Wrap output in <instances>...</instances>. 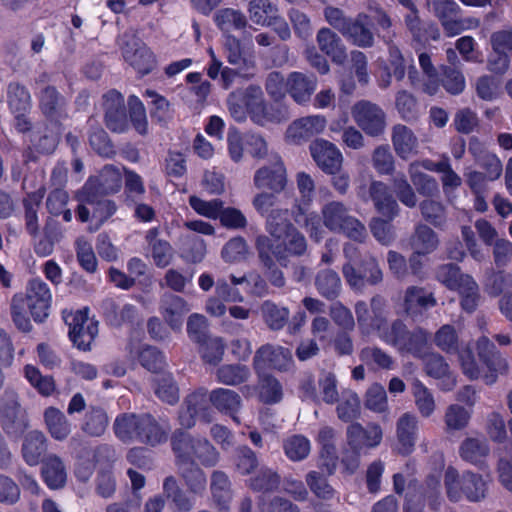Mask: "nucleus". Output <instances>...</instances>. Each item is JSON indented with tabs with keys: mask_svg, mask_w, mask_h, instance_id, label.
<instances>
[{
	"mask_svg": "<svg viewBox=\"0 0 512 512\" xmlns=\"http://www.w3.org/2000/svg\"><path fill=\"white\" fill-rule=\"evenodd\" d=\"M210 490L218 511H227L233 498L231 481L222 470H214L210 478Z\"/></svg>",
	"mask_w": 512,
	"mask_h": 512,
	"instance_id": "33",
	"label": "nucleus"
},
{
	"mask_svg": "<svg viewBox=\"0 0 512 512\" xmlns=\"http://www.w3.org/2000/svg\"><path fill=\"white\" fill-rule=\"evenodd\" d=\"M422 360L427 375L441 381V389L449 391L454 388L456 379L451 374L449 365L441 354L428 352Z\"/></svg>",
	"mask_w": 512,
	"mask_h": 512,
	"instance_id": "29",
	"label": "nucleus"
},
{
	"mask_svg": "<svg viewBox=\"0 0 512 512\" xmlns=\"http://www.w3.org/2000/svg\"><path fill=\"white\" fill-rule=\"evenodd\" d=\"M46 438L39 430H34V464L41 463V479L49 489L62 488L67 479L65 466L62 460L54 455H43L46 450Z\"/></svg>",
	"mask_w": 512,
	"mask_h": 512,
	"instance_id": "11",
	"label": "nucleus"
},
{
	"mask_svg": "<svg viewBox=\"0 0 512 512\" xmlns=\"http://www.w3.org/2000/svg\"><path fill=\"white\" fill-rule=\"evenodd\" d=\"M210 62L206 68V74L211 79H217L220 76L221 87L228 90L234 83V80L239 75L237 69L230 67H223L222 62L215 56L212 49L208 50Z\"/></svg>",
	"mask_w": 512,
	"mask_h": 512,
	"instance_id": "52",
	"label": "nucleus"
},
{
	"mask_svg": "<svg viewBox=\"0 0 512 512\" xmlns=\"http://www.w3.org/2000/svg\"><path fill=\"white\" fill-rule=\"evenodd\" d=\"M62 102L63 98L56 88L48 86L41 92L39 106L42 113L53 121L59 115Z\"/></svg>",
	"mask_w": 512,
	"mask_h": 512,
	"instance_id": "62",
	"label": "nucleus"
},
{
	"mask_svg": "<svg viewBox=\"0 0 512 512\" xmlns=\"http://www.w3.org/2000/svg\"><path fill=\"white\" fill-rule=\"evenodd\" d=\"M75 251L80 267L88 273H94L97 270L98 263L93 251V245L84 238H77Z\"/></svg>",
	"mask_w": 512,
	"mask_h": 512,
	"instance_id": "64",
	"label": "nucleus"
},
{
	"mask_svg": "<svg viewBox=\"0 0 512 512\" xmlns=\"http://www.w3.org/2000/svg\"><path fill=\"white\" fill-rule=\"evenodd\" d=\"M369 198L378 214L393 220L399 214V206L391 188L384 182L373 180L368 187Z\"/></svg>",
	"mask_w": 512,
	"mask_h": 512,
	"instance_id": "23",
	"label": "nucleus"
},
{
	"mask_svg": "<svg viewBox=\"0 0 512 512\" xmlns=\"http://www.w3.org/2000/svg\"><path fill=\"white\" fill-rule=\"evenodd\" d=\"M438 245L436 233L426 224H419L411 237V246L418 254L428 255Z\"/></svg>",
	"mask_w": 512,
	"mask_h": 512,
	"instance_id": "53",
	"label": "nucleus"
},
{
	"mask_svg": "<svg viewBox=\"0 0 512 512\" xmlns=\"http://www.w3.org/2000/svg\"><path fill=\"white\" fill-rule=\"evenodd\" d=\"M291 362V352L280 345L264 344L260 346L253 358V368L260 374L267 370H287Z\"/></svg>",
	"mask_w": 512,
	"mask_h": 512,
	"instance_id": "17",
	"label": "nucleus"
},
{
	"mask_svg": "<svg viewBox=\"0 0 512 512\" xmlns=\"http://www.w3.org/2000/svg\"><path fill=\"white\" fill-rule=\"evenodd\" d=\"M310 151L316 165L326 174L339 172L342 166L343 155L337 146L327 140L316 139L310 145Z\"/></svg>",
	"mask_w": 512,
	"mask_h": 512,
	"instance_id": "19",
	"label": "nucleus"
},
{
	"mask_svg": "<svg viewBox=\"0 0 512 512\" xmlns=\"http://www.w3.org/2000/svg\"><path fill=\"white\" fill-rule=\"evenodd\" d=\"M215 23L222 31L243 30L248 22L245 15L232 8H224L219 10L214 17Z\"/></svg>",
	"mask_w": 512,
	"mask_h": 512,
	"instance_id": "56",
	"label": "nucleus"
},
{
	"mask_svg": "<svg viewBox=\"0 0 512 512\" xmlns=\"http://www.w3.org/2000/svg\"><path fill=\"white\" fill-rule=\"evenodd\" d=\"M262 316L267 326L272 330H281L287 323L289 310L285 307H278L272 301H265L261 306Z\"/></svg>",
	"mask_w": 512,
	"mask_h": 512,
	"instance_id": "60",
	"label": "nucleus"
},
{
	"mask_svg": "<svg viewBox=\"0 0 512 512\" xmlns=\"http://www.w3.org/2000/svg\"><path fill=\"white\" fill-rule=\"evenodd\" d=\"M319 50L333 62L341 64L347 58L346 48L342 39L330 28L323 27L316 34Z\"/></svg>",
	"mask_w": 512,
	"mask_h": 512,
	"instance_id": "31",
	"label": "nucleus"
},
{
	"mask_svg": "<svg viewBox=\"0 0 512 512\" xmlns=\"http://www.w3.org/2000/svg\"><path fill=\"white\" fill-rule=\"evenodd\" d=\"M436 305V299L432 292L425 288L411 286L405 291L403 306L410 317H418L424 311Z\"/></svg>",
	"mask_w": 512,
	"mask_h": 512,
	"instance_id": "30",
	"label": "nucleus"
},
{
	"mask_svg": "<svg viewBox=\"0 0 512 512\" xmlns=\"http://www.w3.org/2000/svg\"><path fill=\"white\" fill-rule=\"evenodd\" d=\"M164 495L170 499L178 511H190L193 509L194 501L179 487L173 476L165 478L163 483Z\"/></svg>",
	"mask_w": 512,
	"mask_h": 512,
	"instance_id": "54",
	"label": "nucleus"
},
{
	"mask_svg": "<svg viewBox=\"0 0 512 512\" xmlns=\"http://www.w3.org/2000/svg\"><path fill=\"white\" fill-rule=\"evenodd\" d=\"M444 485L447 497L453 502L459 501L463 496L468 501L477 502L483 499L487 492V484L482 476L471 472H464L460 476L457 468L451 465L445 470Z\"/></svg>",
	"mask_w": 512,
	"mask_h": 512,
	"instance_id": "7",
	"label": "nucleus"
},
{
	"mask_svg": "<svg viewBox=\"0 0 512 512\" xmlns=\"http://www.w3.org/2000/svg\"><path fill=\"white\" fill-rule=\"evenodd\" d=\"M115 436L124 443L137 441L155 447L168 439V427H163L150 413H122L113 424Z\"/></svg>",
	"mask_w": 512,
	"mask_h": 512,
	"instance_id": "2",
	"label": "nucleus"
},
{
	"mask_svg": "<svg viewBox=\"0 0 512 512\" xmlns=\"http://www.w3.org/2000/svg\"><path fill=\"white\" fill-rule=\"evenodd\" d=\"M159 227H152L147 230L145 241L151 250V256L157 267H167L173 258V248L166 240L159 238Z\"/></svg>",
	"mask_w": 512,
	"mask_h": 512,
	"instance_id": "34",
	"label": "nucleus"
},
{
	"mask_svg": "<svg viewBox=\"0 0 512 512\" xmlns=\"http://www.w3.org/2000/svg\"><path fill=\"white\" fill-rule=\"evenodd\" d=\"M104 108V123L113 133H125L129 123L139 135L148 133L146 109L142 101L135 95L128 96V113L124 96L117 90L111 89L102 97Z\"/></svg>",
	"mask_w": 512,
	"mask_h": 512,
	"instance_id": "1",
	"label": "nucleus"
},
{
	"mask_svg": "<svg viewBox=\"0 0 512 512\" xmlns=\"http://www.w3.org/2000/svg\"><path fill=\"white\" fill-rule=\"evenodd\" d=\"M326 127L323 115H308L292 122L286 131V137L294 144H302L319 135Z\"/></svg>",
	"mask_w": 512,
	"mask_h": 512,
	"instance_id": "22",
	"label": "nucleus"
},
{
	"mask_svg": "<svg viewBox=\"0 0 512 512\" xmlns=\"http://www.w3.org/2000/svg\"><path fill=\"white\" fill-rule=\"evenodd\" d=\"M93 188V182L88 180L79 193V201L92 207V222L98 228L116 213L117 206L114 201L101 198Z\"/></svg>",
	"mask_w": 512,
	"mask_h": 512,
	"instance_id": "18",
	"label": "nucleus"
},
{
	"mask_svg": "<svg viewBox=\"0 0 512 512\" xmlns=\"http://www.w3.org/2000/svg\"><path fill=\"white\" fill-rule=\"evenodd\" d=\"M106 411L99 406L88 407L81 423L82 431L90 437H101L108 426Z\"/></svg>",
	"mask_w": 512,
	"mask_h": 512,
	"instance_id": "42",
	"label": "nucleus"
},
{
	"mask_svg": "<svg viewBox=\"0 0 512 512\" xmlns=\"http://www.w3.org/2000/svg\"><path fill=\"white\" fill-rule=\"evenodd\" d=\"M100 311L106 324L115 328L133 324L137 313L134 305L126 303L121 307L114 298L103 299L100 303Z\"/></svg>",
	"mask_w": 512,
	"mask_h": 512,
	"instance_id": "25",
	"label": "nucleus"
},
{
	"mask_svg": "<svg viewBox=\"0 0 512 512\" xmlns=\"http://www.w3.org/2000/svg\"><path fill=\"white\" fill-rule=\"evenodd\" d=\"M466 277L471 276L469 274L462 273L458 264L455 263L439 265L435 270L436 280L446 288L454 291H457L464 286L466 283Z\"/></svg>",
	"mask_w": 512,
	"mask_h": 512,
	"instance_id": "49",
	"label": "nucleus"
},
{
	"mask_svg": "<svg viewBox=\"0 0 512 512\" xmlns=\"http://www.w3.org/2000/svg\"><path fill=\"white\" fill-rule=\"evenodd\" d=\"M0 423L4 431L16 439L24 437L22 455L28 465H32V450L30 449L28 413L21 407L17 394L13 390H5L0 403Z\"/></svg>",
	"mask_w": 512,
	"mask_h": 512,
	"instance_id": "5",
	"label": "nucleus"
},
{
	"mask_svg": "<svg viewBox=\"0 0 512 512\" xmlns=\"http://www.w3.org/2000/svg\"><path fill=\"white\" fill-rule=\"evenodd\" d=\"M392 145L396 154L406 159L417 148V138L414 133L404 125H395L392 129Z\"/></svg>",
	"mask_w": 512,
	"mask_h": 512,
	"instance_id": "50",
	"label": "nucleus"
},
{
	"mask_svg": "<svg viewBox=\"0 0 512 512\" xmlns=\"http://www.w3.org/2000/svg\"><path fill=\"white\" fill-rule=\"evenodd\" d=\"M124 60L141 76L150 74L157 66V58L148 45L136 36L126 39L121 47Z\"/></svg>",
	"mask_w": 512,
	"mask_h": 512,
	"instance_id": "14",
	"label": "nucleus"
},
{
	"mask_svg": "<svg viewBox=\"0 0 512 512\" xmlns=\"http://www.w3.org/2000/svg\"><path fill=\"white\" fill-rule=\"evenodd\" d=\"M369 16L365 13H358L352 18L343 36L359 48H371L375 43L374 31L369 24Z\"/></svg>",
	"mask_w": 512,
	"mask_h": 512,
	"instance_id": "28",
	"label": "nucleus"
},
{
	"mask_svg": "<svg viewBox=\"0 0 512 512\" xmlns=\"http://www.w3.org/2000/svg\"><path fill=\"white\" fill-rule=\"evenodd\" d=\"M432 4L442 26L452 34H458L461 31L460 22L456 20L461 11L459 4L455 0H432Z\"/></svg>",
	"mask_w": 512,
	"mask_h": 512,
	"instance_id": "38",
	"label": "nucleus"
},
{
	"mask_svg": "<svg viewBox=\"0 0 512 512\" xmlns=\"http://www.w3.org/2000/svg\"><path fill=\"white\" fill-rule=\"evenodd\" d=\"M69 195L67 191L62 188H54L50 190L47 197L46 206L49 213L52 216L62 215V219L65 222H69L72 219V213L66 208L68 203Z\"/></svg>",
	"mask_w": 512,
	"mask_h": 512,
	"instance_id": "57",
	"label": "nucleus"
},
{
	"mask_svg": "<svg viewBox=\"0 0 512 512\" xmlns=\"http://www.w3.org/2000/svg\"><path fill=\"white\" fill-rule=\"evenodd\" d=\"M44 419L50 436L57 441L65 440L71 433V424L59 409L49 407L45 410Z\"/></svg>",
	"mask_w": 512,
	"mask_h": 512,
	"instance_id": "47",
	"label": "nucleus"
},
{
	"mask_svg": "<svg viewBox=\"0 0 512 512\" xmlns=\"http://www.w3.org/2000/svg\"><path fill=\"white\" fill-rule=\"evenodd\" d=\"M285 456L291 461H301L308 457L311 451V443L303 435H293L283 442Z\"/></svg>",
	"mask_w": 512,
	"mask_h": 512,
	"instance_id": "58",
	"label": "nucleus"
},
{
	"mask_svg": "<svg viewBox=\"0 0 512 512\" xmlns=\"http://www.w3.org/2000/svg\"><path fill=\"white\" fill-rule=\"evenodd\" d=\"M316 290L318 294L327 300L336 299L341 291L339 274L332 269H322L316 273Z\"/></svg>",
	"mask_w": 512,
	"mask_h": 512,
	"instance_id": "45",
	"label": "nucleus"
},
{
	"mask_svg": "<svg viewBox=\"0 0 512 512\" xmlns=\"http://www.w3.org/2000/svg\"><path fill=\"white\" fill-rule=\"evenodd\" d=\"M418 433L417 417L410 413H404L396 422L397 451L407 456L414 451Z\"/></svg>",
	"mask_w": 512,
	"mask_h": 512,
	"instance_id": "27",
	"label": "nucleus"
},
{
	"mask_svg": "<svg viewBox=\"0 0 512 512\" xmlns=\"http://www.w3.org/2000/svg\"><path fill=\"white\" fill-rule=\"evenodd\" d=\"M253 180L257 188L279 193L286 185V171L281 163L274 167H262L256 171Z\"/></svg>",
	"mask_w": 512,
	"mask_h": 512,
	"instance_id": "36",
	"label": "nucleus"
},
{
	"mask_svg": "<svg viewBox=\"0 0 512 512\" xmlns=\"http://www.w3.org/2000/svg\"><path fill=\"white\" fill-rule=\"evenodd\" d=\"M343 276L352 288H362L366 284L377 285L383 280V272L375 257L365 254L355 264L346 263Z\"/></svg>",
	"mask_w": 512,
	"mask_h": 512,
	"instance_id": "13",
	"label": "nucleus"
},
{
	"mask_svg": "<svg viewBox=\"0 0 512 512\" xmlns=\"http://www.w3.org/2000/svg\"><path fill=\"white\" fill-rule=\"evenodd\" d=\"M489 451L490 449L486 441L474 438L466 439L460 447L461 457L472 464H480L484 462Z\"/></svg>",
	"mask_w": 512,
	"mask_h": 512,
	"instance_id": "59",
	"label": "nucleus"
},
{
	"mask_svg": "<svg viewBox=\"0 0 512 512\" xmlns=\"http://www.w3.org/2000/svg\"><path fill=\"white\" fill-rule=\"evenodd\" d=\"M382 439L383 430L377 423H368L363 427L358 422H352L347 428V442L353 450L376 447Z\"/></svg>",
	"mask_w": 512,
	"mask_h": 512,
	"instance_id": "20",
	"label": "nucleus"
},
{
	"mask_svg": "<svg viewBox=\"0 0 512 512\" xmlns=\"http://www.w3.org/2000/svg\"><path fill=\"white\" fill-rule=\"evenodd\" d=\"M30 290H32V280L27 282L26 293L13 295L10 304L12 322L23 333H29L32 329V296L29 293Z\"/></svg>",
	"mask_w": 512,
	"mask_h": 512,
	"instance_id": "24",
	"label": "nucleus"
},
{
	"mask_svg": "<svg viewBox=\"0 0 512 512\" xmlns=\"http://www.w3.org/2000/svg\"><path fill=\"white\" fill-rule=\"evenodd\" d=\"M190 308L186 300L178 295H169L164 300L163 317L164 321L173 330H179L184 321V316Z\"/></svg>",
	"mask_w": 512,
	"mask_h": 512,
	"instance_id": "39",
	"label": "nucleus"
},
{
	"mask_svg": "<svg viewBox=\"0 0 512 512\" xmlns=\"http://www.w3.org/2000/svg\"><path fill=\"white\" fill-rule=\"evenodd\" d=\"M51 290L40 278H34V322L43 323L50 315Z\"/></svg>",
	"mask_w": 512,
	"mask_h": 512,
	"instance_id": "44",
	"label": "nucleus"
},
{
	"mask_svg": "<svg viewBox=\"0 0 512 512\" xmlns=\"http://www.w3.org/2000/svg\"><path fill=\"white\" fill-rule=\"evenodd\" d=\"M475 348L479 361L487 369L483 379L486 384L491 385L496 382L498 374L507 372L509 368L507 360L487 336L479 337L475 343Z\"/></svg>",
	"mask_w": 512,
	"mask_h": 512,
	"instance_id": "16",
	"label": "nucleus"
},
{
	"mask_svg": "<svg viewBox=\"0 0 512 512\" xmlns=\"http://www.w3.org/2000/svg\"><path fill=\"white\" fill-rule=\"evenodd\" d=\"M392 484L397 495H402L406 487V479L403 474L396 473L392 476ZM441 479L440 475L430 474L424 483L412 479L407 484V492L403 505L404 512H423L426 505L437 511L441 504L440 497Z\"/></svg>",
	"mask_w": 512,
	"mask_h": 512,
	"instance_id": "3",
	"label": "nucleus"
},
{
	"mask_svg": "<svg viewBox=\"0 0 512 512\" xmlns=\"http://www.w3.org/2000/svg\"><path fill=\"white\" fill-rule=\"evenodd\" d=\"M245 98L246 110L255 123L263 125L265 121H281V118L275 113L281 111L273 104H267L263 100L259 87L249 86L246 89Z\"/></svg>",
	"mask_w": 512,
	"mask_h": 512,
	"instance_id": "21",
	"label": "nucleus"
},
{
	"mask_svg": "<svg viewBox=\"0 0 512 512\" xmlns=\"http://www.w3.org/2000/svg\"><path fill=\"white\" fill-rule=\"evenodd\" d=\"M278 202L277 195L273 192H260L252 199V206L262 217H266V229L269 231V221L272 217L276 222L284 220L288 216V211L276 208Z\"/></svg>",
	"mask_w": 512,
	"mask_h": 512,
	"instance_id": "37",
	"label": "nucleus"
},
{
	"mask_svg": "<svg viewBox=\"0 0 512 512\" xmlns=\"http://www.w3.org/2000/svg\"><path fill=\"white\" fill-rule=\"evenodd\" d=\"M322 223L333 232H343L349 239L358 243L365 241L367 231L365 226L355 217L349 215L347 207L341 203L332 201L321 209Z\"/></svg>",
	"mask_w": 512,
	"mask_h": 512,
	"instance_id": "9",
	"label": "nucleus"
},
{
	"mask_svg": "<svg viewBox=\"0 0 512 512\" xmlns=\"http://www.w3.org/2000/svg\"><path fill=\"white\" fill-rule=\"evenodd\" d=\"M259 401L266 405L278 404L283 398L282 385L275 376L263 374L259 379L258 386Z\"/></svg>",
	"mask_w": 512,
	"mask_h": 512,
	"instance_id": "51",
	"label": "nucleus"
},
{
	"mask_svg": "<svg viewBox=\"0 0 512 512\" xmlns=\"http://www.w3.org/2000/svg\"><path fill=\"white\" fill-rule=\"evenodd\" d=\"M178 423L182 429L194 427L197 420L210 423L213 420V409L210 394L201 387L190 392L184 399L178 411Z\"/></svg>",
	"mask_w": 512,
	"mask_h": 512,
	"instance_id": "12",
	"label": "nucleus"
},
{
	"mask_svg": "<svg viewBox=\"0 0 512 512\" xmlns=\"http://www.w3.org/2000/svg\"><path fill=\"white\" fill-rule=\"evenodd\" d=\"M317 89V77L292 71L287 77V94L298 104L309 102Z\"/></svg>",
	"mask_w": 512,
	"mask_h": 512,
	"instance_id": "26",
	"label": "nucleus"
},
{
	"mask_svg": "<svg viewBox=\"0 0 512 512\" xmlns=\"http://www.w3.org/2000/svg\"><path fill=\"white\" fill-rule=\"evenodd\" d=\"M211 407L232 417V419L240 423L237 416L241 408V397L238 392L227 388H215L210 392Z\"/></svg>",
	"mask_w": 512,
	"mask_h": 512,
	"instance_id": "32",
	"label": "nucleus"
},
{
	"mask_svg": "<svg viewBox=\"0 0 512 512\" xmlns=\"http://www.w3.org/2000/svg\"><path fill=\"white\" fill-rule=\"evenodd\" d=\"M352 114L356 125L368 136L377 137L386 128V114L377 104L367 100L354 103Z\"/></svg>",
	"mask_w": 512,
	"mask_h": 512,
	"instance_id": "15",
	"label": "nucleus"
},
{
	"mask_svg": "<svg viewBox=\"0 0 512 512\" xmlns=\"http://www.w3.org/2000/svg\"><path fill=\"white\" fill-rule=\"evenodd\" d=\"M296 180L301 197L294 206L293 214L295 221L300 222V215H305L312 204L315 193V182L313 178L305 172L298 173Z\"/></svg>",
	"mask_w": 512,
	"mask_h": 512,
	"instance_id": "40",
	"label": "nucleus"
},
{
	"mask_svg": "<svg viewBox=\"0 0 512 512\" xmlns=\"http://www.w3.org/2000/svg\"><path fill=\"white\" fill-rule=\"evenodd\" d=\"M224 55L233 66L239 70H247L253 67L254 62L251 58L246 57L241 45V39L233 34H228L224 42Z\"/></svg>",
	"mask_w": 512,
	"mask_h": 512,
	"instance_id": "48",
	"label": "nucleus"
},
{
	"mask_svg": "<svg viewBox=\"0 0 512 512\" xmlns=\"http://www.w3.org/2000/svg\"><path fill=\"white\" fill-rule=\"evenodd\" d=\"M368 11L369 14L367 15L370 18L369 24L371 29L373 28L377 35L386 43H391V39L393 38V33L391 32L393 22L389 14L380 4H370Z\"/></svg>",
	"mask_w": 512,
	"mask_h": 512,
	"instance_id": "46",
	"label": "nucleus"
},
{
	"mask_svg": "<svg viewBox=\"0 0 512 512\" xmlns=\"http://www.w3.org/2000/svg\"><path fill=\"white\" fill-rule=\"evenodd\" d=\"M143 97L150 99L148 101V107L151 119L155 123L165 126L172 118V109L167 98L151 89L145 90Z\"/></svg>",
	"mask_w": 512,
	"mask_h": 512,
	"instance_id": "41",
	"label": "nucleus"
},
{
	"mask_svg": "<svg viewBox=\"0 0 512 512\" xmlns=\"http://www.w3.org/2000/svg\"><path fill=\"white\" fill-rule=\"evenodd\" d=\"M217 379L226 385H239L249 377V370L240 364L223 365L217 370Z\"/></svg>",
	"mask_w": 512,
	"mask_h": 512,
	"instance_id": "63",
	"label": "nucleus"
},
{
	"mask_svg": "<svg viewBox=\"0 0 512 512\" xmlns=\"http://www.w3.org/2000/svg\"><path fill=\"white\" fill-rule=\"evenodd\" d=\"M434 343L449 355L458 354L462 372L468 379L475 380L481 376V368L475 359L471 345L459 348V337L454 326L448 324L441 326L434 335Z\"/></svg>",
	"mask_w": 512,
	"mask_h": 512,
	"instance_id": "8",
	"label": "nucleus"
},
{
	"mask_svg": "<svg viewBox=\"0 0 512 512\" xmlns=\"http://www.w3.org/2000/svg\"><path fill=\"white\" fill-rule=\"evenodd\" d=\"M93 182V190L100 195L115 194L120 191L123 185V177L120 170L113 165H105L98 176L90 177Z\"/></svg>",
	"mask_w": 512,
	"mask_h": 512,
	"instance_id": "35",
	"label": "nucleus"
},
{
	"mask_svg": "<svg viewBox=\"0 0 512 512\" xmlns=\"http://www.w3.org/2000/svg\"><path fill=\"white\" fill-rule=\"evenodd\" d=\"M139 364L152 373H161L165 369V356L155 346L145 345L137 354Z\"/></svg>",
	"mask_w": 512,
	"mask_h": 512,
	"instance_id": "55",
	"label": "nucleus"
},
{
	"mask_svg": "<svg viewBox=\"0 0 512 512\" xmlns=\"http://www.w3.org/2000/svg\"><path fill=\"white\" fill-rule=\"evenodd\" d=\"M62 318L69 327L68 337L72 344L82 351L91 350L98 334V322L89 318V307L70 312L64 310Z\"/></svg>",
	"mask_w": 512,
	"mask_h": 512,
	"instance_id": "10",
	"label": "nucleus"
},
{
	"mask_svg": "<svg viewBox=\"0 0 512 512\" xmlns=\"http://www.w3.org/2000/svg\"><path fill=\"white\" fill-rule=\"evenodd\" d=\"M202 361L209 365L219 364L224 355L225 344L220 337L205 338L204 341L198 343Z\"/></svg>",
	"mask_w": 512,
	"mask_h": 512,
	"instance_id": "61",
	"label": "nucleus"
},
{
	"mask_svg": "<svg viewBox=\"0 0 512 512\" xmlns=\"http://www.w3.org/2000/svg\"><path fill=\"white\" fill-rule=\"evenodd\" d=\"M247 485L254 492H273L281 485V476L273 468L261 467L248 479Z\"/></svg>",
	"mask_w": 512,
	"mask_h": 512,
	"instance_id": "43",
	"label": "nucleus"
},
{
	"mask_svg": "<svg viewBox=\"0 0 512 512\" xmlns=\"http://www.w3.org/2000/svg\"><path fill=\"white\" fill-rule=\"evenodd\" d=\"M171 449L177 464H201L205 467L216 465L219 453L205 438H196L182 428H176L170 437Z\"/></svg>",
	"mask_w": 512,
	"mask_h": 512,
	"instance_id": "4",
	"label": "nucleus"
},
{
	"mask_svg": "<svg viewBox=\"0 0 512 512\" xmlns=\"http://www.w3.org/2000/svg\"><path fill=\"white\" fill-rule=\"evenodd\" d=\"M270 235L278 243L276 246V260L286 267L289 257H301L307 252V241L301 231L288 219L276 222L272 217L269 221Z\"/></svg>",
	"mask_w": 512,
	"mask_h": 512,
	"instance_id": "6",
	"label": "nucleus"
}]
</instances>
